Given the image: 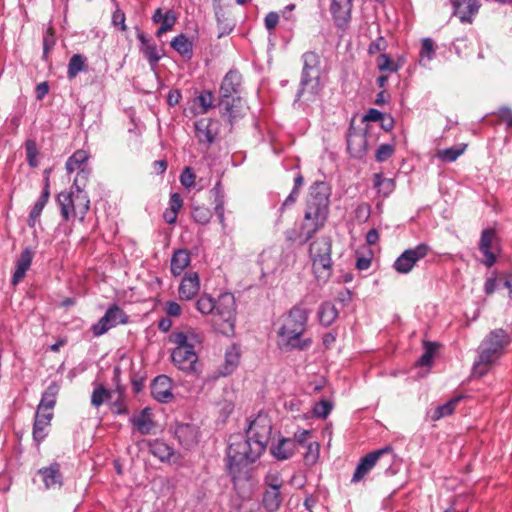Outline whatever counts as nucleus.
Wrapping results in <instances>:
<instances>
[{"instance_id": "nucleus-1", "label": "nucleus", "mask_w": 512, "mask_h": 512, "mask_svg": "<svg viewBox=\"0 0 512 512\" xmlns=\"http://www.w3.org/2000/svg\"><path fill=\"white\" fill-rule=\"evenodd\" d=\"M330 196L331 187L327 182L317 181L310 186L298 232L302 243H307L326 225L330 213Z\"/></svg>"}, {"instance_id": "nucleus-2", "label": "nucleus", "mask_w": 512, "mask_h": 512, "mask_svg": "<svg viewBox=\"0 0 512 512\" xmlns=\"http://www.w3.org/2000/svg\"><path fill=\"white\" fill-rule=\"evenodd\" d=\"M310 311L300 305L294 306L281 318V326L277 331L278 347L281 350H306L312 344L310 338H304Z\"/></svg>"}, {"instance_id": "nucleus-3", "label": "nucleus", "mask_w": 512, "mask_h": 512, "mask_svg": "<svg viewBox=\"0 0 512 512\" xmlns=\"http://www.w3.org/2000/svg\"><path fill=\"white\" fill-rule=\"evenodd\" d=\"M264 451V446L247 436L231 435L227 447V470L232 480L241 478L246 472V467L255 462Z\"/></svg>"}, {"instance_id": "nucleus-4", "label": "nucleus", "mask_w": 512, "mask_h": 512, "mask_svg": "<svg viewBox=\"0 0 512 512\" xmlns=\"http://www.w3.org/2000/svg\"><path fill=\"white\" fill-rule=\"evenodd\" d=\"M201 341V337L192 330L172 332L169 342L175 345L171 352L174 366L188 374L197 373L198 355L195 346L199 345Z\"/></svg>"}, {"instance_id": "nucleus-5", "label": "nucleus", "mask_w": 512, "mask_h": 512, "mask_svg": "<svg viewBox=\"0 0 512 512\" xmlns=\"http://www.w3.org/2000/svg\"><path fill=\"white\" fill-rule=\"evenodd\" d=\"M57 203L64 221L83 222L90 209V199L85 191H62L57 195Z\"/></svg>"}, {"instance_id": "nucleus-6", "label": "nucleus", "mask_w": 512, "mask_h": 512, "mask_svg": "<svg viewBox=\"0 0 512 512\" xmlns=\"http://www.w3.org/2000/svg\"><path fill=\"white\" fill-rule=\"evenodd\" d=\"M509 343L510 337L504 329L499 328L491 331L479 347L478 360L475 365H488L495 362L504 353Z\"/></svg>"}, {"instance_id": "nucleus-7", "label": "nucleus", "mask_w": 512, "mask_h": 512, "mask_svg": "<svg viewBox=\"0 0 512 512\" xmlns=\"http://www.w3.org/2000/svg\"><path fill=\"white\" fill-rule=\"evenodd\" d=\"M331 252L332 241L329 237H321L310 244L309 253L318 278H328L331 275Z\"/></svg>"}, {"instance_id": "nucleus-8", "label": "nucleus", "mask_w": 512, "mask_h": 512, "mask_svg": "<svg viewBox=\"0 0 512 512\" xmlns=\"http://www.w3.org/2000/svg\"><path fill=\"white\" fill-rule=\"evenodd\" d=\"M236 301L232 293L225 292L218 296L215 301L213 315L221 321L219 330L225 335L234 334L236 322Z\"/></svg>"}, {"instance_id": "nucleus-9", "label": "nucleus", "mask_w": 512, "mask_h": 512, "mask_svg": "<svg viewBox=\"0 0 512 512\" xmlns=\"http://www.w3.org/2000/svg\"><path fill=\"white\" fill-rule=\"evenodd\" d=\"M129 316L117 304L110 305L105 314L93 324L91 331L94 337H100L111 328L120 324H127Z\"/></svg>"}, {"instance_id": "nucleus-10", "label": "nucleus", "mask_w": 512, "mask_h": 512, "mask_svg": "<svg viewBox=\"0 0 512 512\" xmlns=\"http://www.w3.org/2000/svg\"><path fill=\"white\" fill-rule=\"evenodd\" d=\"M272 433V422L270 417L263 412L250 421L246 430V436L266 449Z\"/></svg>"}, {"instance_id": "nucleus-11", "label": "nucleus", "mask_w": 512, "mask_h": 512, "mask_svg": "<svg viewBox=\"0 0 512 512\" xmlns=\"http://www.w3.org/2000/svg\"><path fill=\"white\" fill-rule=\"evenodd\" d=\"M431 248L426 243H420L414 248L406 249L395 261L393 268L400 274L409 273L416 263L425 258Z\"/></svg>"}, {"instance_id": "nucleus-12", "label": "nucleus", "mask_w": 512, "mask_h": 512, "mask_svg": "<svg viewBox=\"0 0 512 512\" xmlns=\"http://www.w3.org/2000/svg\"><path fill=\"white\" fill-rule=\"evenodd\" d=\"M220 122L214 118H201L194 123L195 137L200 144L210 146L213 144L220 132Z\"/></svg>"}, {"instance_id": "nucleus-13", "label": "nucleus", "mask_w": 512, "mask_h": 512, "mask_svg": "<svg viewBox=\"0 0 512 512\" xmlns=\"http://www.w3.org/2000/svg\"><path fill=\"white\" fill-rule=\"evenodd\" d=\"M321 90L320 76H301L295 103L299 101L304 103L314 102L319 97Z\"/></svg>"}, {"instance_id": "nucleus-14", "label": "nucleus", "mask_w": 512, "mask_h": 512, "mask_svg": "<svg viewBox=\"0 0 512 512\" xmlns=\"http://www.w3.org/2000/svg\"><path fill=\"white\" fill-rule=\"evenodd\" d=\"M479 250L484 255L483 263L487 267H492L496 262V254L494 251H498V238L494 229L489 228L482 231Z\"/></svg>"}, {"instance_id": "nucleus-15", "label": "nucleus", "mask_w": 512, "mask_h": 512, "mask_svg": "<svg viewBox=\"0 0 512 512\" xmlns=\"http://www.w3.org/2000/svg\"><path fill=\"white\" fill-rule=\"evenodd\" d=\"M390 451V447H385L382 449L372 451L365 455L364 457H362L355 469L351 482L357 483L361 481L374 468L380 457L383 454L388 453Z\"/></svg>"}, {"instance_id": "nucleus-16", "label": "nucleus", "mask_w": 512, "mask_h": 512, "mask_svg": "<svg viewBox=\"0 0 512 512\" xmlns=\"http://www.w3.org/2000/svg\"><path fill=\"white\" fill-rule=\"evenodd\" d=\"M242 76L236 70H230L224 76L220 88L219 99H228L233 97H240Z\"/></svg>"}, {"instance_id": "nucleus-17", "label": "nucleus", "mask_w": 512, "mask_h": 512, "mask_svg": "<svg viewBox=\"0 0 512 512\" xmlns=\"http://www.w3.org/2000/svg\"><path fill=\"white\" fill-rule=\"evenodd\" d=\"M175 437L185 449H191L199 440L198 427L190 423H177L174 429Z\"/></svg>"}, {"instance_id": "nucleus-18", "label": "nucleus", "mask_w": 512, "mask_h": 512, "mask_svg": "<svg viewBox=\"0 0 512 512\" xmlns=\"http://www.w3.org/2000/svg\"><path fill=\"white\" fill-rule=\"evenodd\" d=\"M151 395L160 403H168L173 399L172 380L166 375L157 376L151 384Z\"/></svg>"}, {"instance_id": "nucleus-19", "label": "nucleus", "mask_w": 512, "mask_h": 512, "mask_svg": "<svg viewBox=\"0 0 512 512\" xmlns=\"http://www.w3.org/2000/svg\"><path fill=\"white\" fill-rule=\"evenodd\" d=\"M220 115L232 126L234 122L243 117L241 97L219 99Z\"/></svg>"}, {"instance_id": "nucleus-20", "label": "nucleus", "mask_w": 512, "mask_h": 512, "mask_svg": "<svg viewBox=\"0 0 512 512\" xmlns=\"http://www.w3.org/2000/svg\"><path fill=\"white\" fill-rule=\"evenodd\" d=\"M200 290V278L198 273L190 272L184 275L178 287L180 300H192Z\"/></svg>"}, {"instance_id": "nucleus-21", "label": "nucleus", "mask_w": 512, "mask_h": 512, "mask_svg": "<svg viewBox=\"0 0 512 512\" xmlns=\"http://www.w3.org/2000/svg\"><path fill=\"white\" fill-rule=\"evenodd\" d=\"M352 0H332L331 13L335 25L345 28L351 20Z\"/></svg>"}, {"instance_id": "nucleus-22", "label": "nucleus", "mask_w": 512, "mask_h": 512, "mask_svg": "<svg viewBox=\"0 0 512 512\" xmlns=\"http://www.w3.org/2000/svg\"><path fill=\"white\" fill-rule=\"evenodd\" d=\"M137 39L140 42V52L147 59L149 65L154 68L162 57L157 45L139 29H137Z\"/></svg>"}, {"instance_id": "nucleus-23", "label": "nucleus", "mask_w": 512, "mask_h": 512, "mask_svg": "<svg viewBox=\"0 0 512 512\" xmlns=\"http://www.w3.org/2000/svg\"><path fill=\"white\" fill-rule=\"evenodd\" d=\"M33 257L34 252L29 247L25 248L21 252L19 258L15 261V271L11 279L13 285H17L24 278L26 272L31 266Z\"/></svg>"}, {"instance_id": "nucleus-24", "label": "nucleus", "mask_w": 512, "mask_h": 512, "mask_svg": "<svg viewBox=\"0 0 512 512\" xmlns=\"http://www.w3.org/2000/svg\"><path fill=\"white\" fill-rule=\"evenodd\" d=\"M282 480L275 478V483H269V488L266 489L263 495V505L269 512L276 511L281 504L280 488Z\"/></svg>"}, {"instance_id": "nucleus-25", "label": "nucleus", "mask_w": 512, "mask_h": 512, "mask_svg": "<svg viewBox=\"0 0 512 512\" xmlns=\"http://www.w3.org/2000/svg\"><path fill=\"white\" fill-rule=\"evenodd\" d=\"M129 421L142 435L150 434L155 428L153 414L151 409L148 407L141 410V412L137 416L131 417Z\"/></svg>"}, {"instance_id": "nucleus-26", "label": "nucleus", "mask_w": 512, "mask_h": 512, "mask_svg": "<svg viewBox=\"0 0 512 512\" xmlns=\"http://www.w3.org/2000/svg\"><path fill=\"white\" fill-rule=\"evenodd\" d=\"M347 149L351 156L362 158L367 150L366 135L356 131H349L347 135Z\"/></svg>"}, {"instance_id": "nucleus-27", "label": "nucleus", "mask_w": 512, "mask_h": 512, "mask_svg": "<svg viewBox=\"0 0 512 512\" xmlns=\"http://www.w3.org/2000/svg\"><path fill=\"white\" fill-rule=\"evenodd\" d=\"M296 442L291 438H282L270 447L271 454L278 460H286L294 455Z\"/></svg>"}, {"instance_id": "nucleus-28", "label": "nucleus", "mask_w": 512, "mask_h": 512, "mask_svg": "<svg viewBox=\"0 0 512 512\" xmlns=\"http://www.w3.org/2000/svg\"><path fill=\"white\" fill-rule=\"evenodd\" d=\"M50 197V189H49V181L48 179L45 182V186L41 192V195L33 205L30 214L28 216V226L31 228H34L36 225V222L38 221L45 205L47 204Z\"/></svg>"}, {"instance_id": "nucleus-29", "label": "nucleus", "mask_w": 512, "mask_h": 512, "mask_svg": "<svg viewBox=\"0 0 512 512\" xmlns=\"http://www.w3.org/2000/svg\"><path fill=\"white\" fill-rule=\"evenodd\" d=\"M38 473L42 476L46 489H50L56 485L59 487L62 485V475L58 463H53L48 467L41 468Z\"/></svg>"}, {"instance_id": "nucleus-30", "label": "nucleus", "mask_w": 512, "mask_h": 512, "mask_svg": "<svg viewBox=\"0 0 512 512\" xmlns=\"http://www.w3.org/2000/svg\"><path fill=\"white\" fill-rule=\"evenodd\" d=\"M191 258L187 249L176 250L170 263V271L174 276H179L190 265Z\"/></svg>"}, {"instance_id": "nucleus-31", "label": "nucleus", "mask_w": 512, "mask_h": 512, "mask_svg": "<svg viewBox=\"0 0 512 512\" xmlns=\"http://www.w3.org/2000/svg\"><path fill=\"white\" fill-rule=\"evenodd\" d=\"M89 153L83 149L76 150L66 161L65 167L69 174L76 171L87 169Z\"/></svg>"}, {"instance_id": "nucleus-32", "label": "nucleus", "mask_w": 512, "mask_h": 512, "mask_svg": "<svg viewBox=\"0 0 512 512\" xmlns=\"http://www.w3.org/2000/svg\"><path fill=\"white\" fill-rule=\"evenodd\" d=\"M303 68L301 76H320V56L314 51L305 52L302 55Z\"/></svg>"}, {"instance_id": "nucleus-33", "label": "nucleus", "mask_w": 512, "mask_h": 512, "mask_svg": "<svg viewBox=\"0 0 512 512\" xmlns=\"http://www.w3.org/2000/svg\"><path fill=\"white\" fill-rule=\"evenodd\" d=\"M171 47L182 57L190 60L193 56V42L185 35L179 34L170 42Z\"/></svg>"}, {"instance_id": "nucleus-34", "label": "nucleus", "mask_w": 512, "mask_h": 512, "mask_svg": "<svg viewBox=\"0 0 512 512\" xmlns=\"http://www.w3.org/2000/svg\"><path fill=\"white\" fill-rule=\"evenodd\" d=\"M240 348L233 344L225 351V360L221 374L223 376L230 375L239 365Z\"/></svg>"}, {"instance_id": "nucleus-35", "label": "nucleus", "mask_w": 512, "mask_h": 512, "mask_svg": "<svg viewBox=\"0 0 512 512\" xmlns=\"http://www.w3.org/2000/svg\"><path fill=\"white\" fill-rule=\"evenodd\" d=\"M58 392L59 385L56 382H52L43 392L37 409L43 411H51L56 404Z\"/></svg>"}, {"instance_id": "nucleus-36", "label": "nucleus", "mask_w": 512, "mask_h": 512, "mask_svg": "<svg viewBox=\"0 0 512 512\" xmlns=\"http://www.w3.org/2000/svg\"><path fill=\"white\" fill-rule=\"evenodd\" d=\"M149 451L162 462L169 461L173 456V448L159 439L153 440L149 443Z\"/></svg>"}, {"instance_id": "nucleus-37", "label": "nucleus", "mask_w": 512, "mask_h": 512, "mask_svg": "<svg viewBox=\"0 0 512 512\" xmlns=\"http://www.w3.org/2000/svg\"><path fill=\"white\" fill-rule=\"evenodd\" d=\"M462 396H456L447 401L446 403L437 406L430 415L431 420L438 421L441 418L450 416L455 411L456 405L461 401Z\"/></svg>"}, {"instance_id": "nucleus-38", "label": "nucleus", "mask_w": 512, "mask_h": 512, "mask_svg": "<svg viewBox=\"0 0 512 512\" xmlns=\"http://www.w3.org/2000/svg\"><path fill=\"white\" fill-rule=\"evenodd\" d=\"M373 187L384 197L389 196L395 189V181L385 178L381 173H376L373 179Z\"/></svg>"}, {"instance_id": "nucleus-39", "label": "nucleus", "mask_w": 512, "mask_h": 512, "mask_svg": "<svg viewBox=\"0 0 512 512\" xmlns=\"http://www.w3.org/2000/svg\"><path fill=\"white\" fill-rule=\"evenodd\" d=\"M86 69V58L81 54H74L68 63L67 76L69 79H73Z\"/></svg>"}, {"instance_id": "nucleus-40", "label": "nucleus", "mask_w": 512, "mask_h": 512, "mask_svg": "<svg viewBox=\"0 0 512 512\" xmlns=\"http://www.w3.org/2000/svg\"><path fill=\"white\" fill-rule=\"evenodd\" d=\"M319 321L324 326L331 325L338 317V311L331 303H323L318 312Z\"/></svg>"}, {"instance_id": "nucleus-41", "label": "nucleus", "mask_w": 512, "mask_h": 512, "mask_svg": "<svg viewBox=\"0 0 512 512\" xmlns=\"http://www.w3.org/2000/svg\"><path fill=\"white\" fill-rule=\"evenodd\" d=\"M466 144H462L459 146H453L446 149L439 150L437 153V157L442 162L451 163L457 160V158L462 155L466 149Z\"/></svg>"}, {"instance_id": "nucleus-42", "label": "nucleus", "mask_w": 512, "mask_h": 512, "mask_svg": "<svg viewBox=\"0 0 512 512\" xmlns=\"http://www.w3.org/2000/svg\"><path fill=\"white\" fill-rule=\"evenodd\" d=\"M215 301L209 294H202L196 301L195 307L202 315L213 314L215 310Z\"/></svg>"}, {"instance_id": "nucleus-43", "label": "nucleus", "mask_w": 512, "mask_h": 512, "mask_svg": "<svg viewBox=\"0 0 512 512\" xmlns=\"http://www.w3.org/2000/svg\"><path fill=\"white\" fill-rule=\"evenodd\" d=\"M455 14L459 16L461 21L466 20V15L462 13V9L468 11L469 14H475L478 10L476 0H456L454 2Z\"/></svg>"}, {"instance_id": "nucleus-44", "label": "nucleus", "mask_w": 512, "mask_h": 512, "mask_svg": "<svg viewBox=\"0 0 512 512\" xmlns=\"http://www.w3.org/2000/svg\"><path fill=\"white\" fill-rule=\"evenodd\" d=\"M376 63H377V68L381 72L394 73V72H397L401 68L400 64L394 62L390 58V56L388 54H385V53H381L377 57Z\"/></svg>"}, {"instance_id": "nucleus-45", "label": "nucleus", "mask_w": 512, "mask_h": 512, "mask_svg": "<svg viewBox=\"0 0 512 512\" xmlns=\"http://www.w3.org/2000/svg\"><path fill=\"white\" fill-rule=\"evenodd\" d=\"M214 94L210 90H203L195 99V102L200 106L201 113L205 114L210 109L215 107L214 104Z\"/></svg>"}, {"instance_id": "nucleus-46", "label": "nucleus", "mask_w": 512, "mask_h": 512, "mask_svg": "<svg viewBox=\"0 0 512 512\" xmlns=\"http://www.w3.org/2000/svg\"><path fill=\"white\" fill-rule=\"evenodd\" d=\"M437 348H438V343L431 342V341H424V350L425 351L422 354V356L418 359L417 365L430 366Z\"/></svg>"}, {"instance_id": "nucleus-47", "label": "nucleus", "mask_w": 512, "mask_h": 512, "mask_svg": "<svg viewBox=\"0 0 512 512\" xmlns=\"http://www.w3.org/2000/svg\"><path fill=\"white\" fill-rule=\"evenodd\" d=\"M435 56V45L434 41L427 37L422 39L421 49L419 52V60L420 62L427 61L430 62Z\"/></svg>"}, {"instance_id": "nucleus-48", "label": "nucleus", "mask_w": 512, "mask_h": 512, "mask_svg": "<svg viewBox=\"0 0 512 512\" xmlns=\"http://www.w3.org/2000/svg\"><path fill=\"white\" fill-rule=\"evenodd\" d=\"M91 175V168L82 169L79 171H76V176L74 178L73 184L70 188V190H74L76 192L78 191H84L88 181L89 177Z\"/></svg>"}, {"instance_id": "nucleus-49", "label": "nucleus", "mask_w": 512, "mask_h": 512, "mask_svg": "<svg viewBox=\"0 0 512 512\" xmlns=\"http://www.w3.org/2000/svg\"><path fill=\"white\" fill-rule=\"evenodd\" d=\"M111 392L106 389L103 385H98L92 392L91 395V404L92 406L98 408L100 407L105 401L110 399Z\"/></svg>"}, {"instance_id": "nucleus-50", "label": "nucleus", "mask_w": 512, "mask_h": 512, "mask_svg": "<svg viewBox=\"0 0 512 512\" xmlns=\"http://www.w3.org/2000/svg\"><path fill=\"white\" fill-rule=\"evenodd\" d=\"M192 217L195 222L201 225H206L212 218V211L205 206H194L192 210Z\"/></svg>"}, {"instance_id": "nucleus-51", "label": "nucleus", "mask_w": 512, "mask_h": 512, "mask_svg": "<svg viewBox=\"0 0 512 512\" xmlns=\"http://www.w3.org/2000/svg\"><path fill=\"white\" fill-rule=\"evenodd\" d=\"M320 447L317 442L309 443L306 446V452L304 454V462L308 466H313L319 458Z\"/></svg>"}, {"instance_id": "nucleus-52", "label": "nucleus", "mask_w": 512, "mask_h": 512, "mask_svg": "<svg viewBox=\"0 0 512 512\" xmlns=\"http://www.w3.org/2000/svg\"><path fill=\"white\" fill-rule=\"evenodd\" d=\"M126 17L125 13L119 8L118 4L116 3V9L114 10L112 14L111 23L112 25L117 28L118 30L125 32L127 31V26L125 23Z\"/></svg>"}, {"instance_id": "nucleus-53", "label": "nucleus", "mask_w": 512, "mask_h": 512, "mask_svg": "<svg viewBox=\"0 0 512 512\" xmlns=\"http://www.w3.org/2000/svg\"><path fill=\"white\" fill-rule=\"evenodd\" d=\"M332 404L328 400H321L317 402L313 407V413L315 416L325 419L332 411Z\"/></svg>"}, {"instance_id": "nucleus-54", "label": "nucleus", "mask_w": 512, "mask_h": 512, "mask_svg": "<svg viewBox=\"0 0 512 512\" xmlns=\"http://www.w3.org/2000/svg\"><path fill=\"white\" fill-rule=\"evenodd\" d=\"M394 153V147L391 144H381L375 153L378 162L387 161Z\"/></svg>"}, {"instance_id": "nucleus-55", "label": "nucleus", "mask_w": 512, "mask_h": 512, "mask_svg": "<svg viewBox=\"0 0 512 512\" xmlns=\"http://www.w3.org/2000/svg\"><path fill=\"white\" fill-rule=\"evenodd\" d=\"M195 173L193 169L190 167H185L184 170L180 174V183L187 189H190L194 186L195 183Z\"/></svg>"}, {"instance_id": "nucleus-56", "label": "nucleus", "mask_w": 512, "mask_h": 512, "mask_svg": "<svg viewBox=\"0 0 512 512\" xmlns=\"http://www.w3.org/2000/svg\"><path fill=\"white\" fill-rule=\"evenodd\" d=\"M52 417H53V413L51 411H43V410L37 409L36 414H35L34 423L47 428L48 426H50Z\"/></svg>"}, {"instance_id": "nucleus-57", "label": "nucleus", "mask_w": 512, "mask_h": 512, "mask_svg": "<svg viewBox=\"0 0 512 512\" xmlns=\"http://www.w3.org/2000/svg\"><path fill=\"white\" fill-rule=\"evenodd\" d=\"M387 47V42L384 37L380 36L376 40L370 43L368 47V52L370 54H375L377 52L385 51Z\"/></svg>"}, {"instance_id": "nucleus-58", "label": "nucleus", "mask_w": 512, "mask_h": 512, "mask_svg": "<svg viewBox=\"0 0 512 512\" xmlns=\"http://www.w3.org/2000/svg\"><path fill=\"white\" fill-rule=\"evenodd\" d=\"M165 311L170 317H179L182 314V307L176 301H167L165 303Z\"/></svg>"}, {"instance_id": "nucleus-59", "label": "nucleus", "mask_w": 512, "mask_h": 512, "mask_svg": "<svg viewBox=\"0 0 512 512\" xmlns=\"http://www.w3.org/2000/svg\"><path fill=\"white\" fill-rule=\"evenodd\" d=\"M215 213L218 217L219 223L221 224L223 230L226 228L225 224V216H224V200L219 197L215 201Z\"/></svg>"}, {"instance_id": "nucleus-60", "label": "nucleus", "mask_w": 512, "mask_h": 512, "mask_svg": "<svg viewBox=\"0 0 512 512\" xmlns=\"http://www.w3.org/2000/svg\"><path fill=\"white\" fill-rule=\"evenodd\" d=\"M176 21L177 18L175 12L172 10H168L166 13H164V17L159 23H161V26H164L167 29L171 30L172 27L175 25Z\"/></svg>"}, {"instance_id": "nucleus-61", "label": "nucleus", "mask_w": 512, "mask_h": 512, "mask_svg": "<svg viewBox=\"0 0 512 512\" xmlns=\"http://www.w3.org/2000/svg\"><path fill=\"white\" fill-rule=\"evenodd\" d=\"M55 44L54 36L51 29H48L46 34L43 37V54L46 56L50 49Z\"/></svg>"}, {"instance_id": "nucleus-62", "label": "nucleus", "mask_w": 512, "mask_h": 512, "mask_svg": "<svg viewBox=\"0 0 512 512\" xmlns=\"http://www.w3.org/2000/svg\"><path fill=\"white\" fill-rule=\"evenodd\" d=\"M47 436L46 427L33 423V439L37 444H40Z\"/></svg>"}, {"instance_id": "nucleus-63", "label": "nucleus", "mask_w": 512, "mask_h": 512, "mask_svg": "<svg viewBox=\"0 0 512 512\" xmlns=\"http://www.w3.org/2000/svg\"><path fill=\"white\" fill-rule=\"evenodd\" d=\"M264 22L266 29L271 31L277 26L279 22V15L276 12H269L265 17Z\"/></svg>"}, {"instance_id": "nucleus-64", "label": "nucleus", "mask_w": 512, "mask_h": 512, "mask_svg": "<svg viewBox=\"0 0 512 512\" xmlns=\"http://www.w3.org/2000/svg\"><path fill=\"white\" fill-rule=\"evenodd\" d=\"M498 115L502 121H504L508 127H512V111L508 107H501L498 111Z\"/></svg>"}]
</instances>
